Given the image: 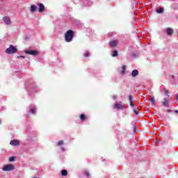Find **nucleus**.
Instances as JSON below:
<instances>
[{"instance_id": "39448f33", "label": "nucleus", "mask_w": 178, "mask_h": 178, "mask_svg": "<svg viewBox=\"0 0 178 178\" xmlns=\"http://www.w3.org/2000/svg\"><path fill=\"white\" fill-rule=\"evenodd\" d=\"M114 109H118V110H122L124 109V108H126V106H124V105H123V103H122V102H119L118 103H115L113 106Z\"/></svg>"}, {"instance_id": "dca6fc26", "label": "nucleus", "mask_w": 178, "mask_h": 178, "mask_svg": "<svg viewBox=\"0 0 178 178\" xmlns=\"http://www.w3.org/2000/svg\"><path fill=\"white\" fill-rule=\"evenodd\" d=\"M125 72H126V65H122V66L121 74H124Z\"/></svg>"}, {"instance_id": "7c9ffc66", "label": "nucleus", "mask_w": 178, "mask_h": 178, "mask_svg": "<svg viewBox=\"0 0 178 178\" xmlns=\"http://www.w3.org/2000/svg\"><path fill=\"white\" fill-rule=\"evenodd\" d=\"M175 113H178V111L177 110L175 111Z\"/></svg>"}, {"instance_id": "f257e3e1", "label": "nucleus", "mask_w": 178, "mask_h": 178, "mask_svg": "<svg viewBox=\"0 0 178 178\" xmlns=\"http://www.w3.org/2000/svg\"><path fill=\"white\" fill-rule=\"evenodd\" d=\"M73 37H74V34L73 33V31L69 30L65 34V40L66 42H72L73 40Z\"/></svg>"}, {"instance_id": "72a5a7b5", "label": "nucleus", "mask_w": 178, "mask_h": 178, "mask_svg": "<svg viewBox=\"0 0 178 178\" xmlns=\"http://www.w3.org/2000/svg\"><path fill=\"white\" fill-rule=\"evenodd\" d=\"M1 1H3V0H1Z\"/></svg>"}, {"instance_id": "a211bd4d", "label": "nucleus", "mask_w": 178, "mask_h": 178, "mask_svg": "<svg viewBox=\"0 0 178 178\" xmlns=\"http://www.w3.org/2000/svg\"><path fill=\"white\" fill-rule=\"evenodd\" d=\"M35 111H37V108H36L35 107H33V108H30V112H31V113H32V114L35 113Z\"/></svg>"}, {"instance_id": "b1692460", "label": "nucleus", "mask_w": 178, "mask_h": 178, "mask_svg": "<svg viewBox=\"0 0 178 178\" xmlns=\"http://www.w3.org/2000/svg\"><path fill=\"white\" fill-rule=\"evenodd\" d=\"M63 140H60L58 142L57 145H63Z\"/></svg>"}, {"instance_id": "4468645a", "label": "nucleus", "mask_w": 178, "mask_h": 178, "mask_svg": "<svg viewBox=\"0 0 178 178\" xmlns=\"http://www.w3.org/2000/svg\"><path fill=\"white\" fill-rule=\"evenodd\" d=\"M129 104L131 106H134V102H133V97L131 96H129Z\"/></svg>"}, {"instance_id": "aec40b11", "label": "nucleus", "mask_w": 178, "mask_h": 178, "mask_svg": "<svg viewBox=\"0 0 178 178\" xmlns=\"http://www.w3.org/2000/svg\"><path fill=\"white\" fill-rule=\"evenodd\" d=\"M81 120H86V115L84 114H81L80 116Z\"/></svg>"}, {"instance_id": "4be33fe9", "label": "nucleus", "mask_w": 178, "mask_h": 178, "mask_svg": "<svg viewBox=\"0 0 178 178\" xmlns=\"http://www.w3.org/2000/svg\"><path fill=\"white\" fill-rule=\"evenodd\" d=\"M84 56L86 58H88V56H90V53L88 51H86L84 54Z\"/></svg>"}, {"instance_id": "c85d7f7f", "label": "nucleus", "mask_w": 178, "mask_h": 178, "mask_svg": "<svg viewBox=\"0 0 178 178\" xmlns=\"http://www.w3.org/2000/svg\"><path fill=\"white\" fill-rule=\"evenodd\" d=\"M18 58H23V59H24V56H18Z\"/></svg>"}, {"instance_id": "f3484780", "label": "nucleus", "mask_w": 178, "mask_h": 178, "mask_svg": "<svg viewBox=\"0 0 178 178\" xmlns=\"http://www.w3.org/2000/svg\"><path fill=\"white\" fill-rule=\"evenodd\" d=\"M62 176H67V171L66 170H61Z\"/></svg>"}, {"instance_id": "9b49d317", "label": "nucleus", "mask_w": 178, "mask_h": 178, "mask_svg": "<svg viewBox=\"0 0 178 178\" xmlns=\"http://www.w3.org/2000/svg\"><path fill=\"white\" fill-rule=\"evenodd\" d=\"M116 45H118V40H112L110 42V47H116Z\"/></svg>"}, {"instance_id": "bb28decb", "label": "nucleus", "mask_w": 178, "mask_h": 178, "mask_svg": "<svg viewBox=\"0 0 178 178\" xmlns=\"http://www.w3.org/2000/svg\"><path fill=\"white\" fill-rule=\"evenodd\" d=\"M165 95H169V91H168L167 90H165Z\"/></svg>"}, {"instance_id": "7ed1b4c3", "label": "nucleus", "mask_w": 178, "mask_h": 178, "mask_svg": "<svg viewBox=\"0 0 178 178\" xmlns=\"http://www.w3.org/2000/svg\"><path fill=\"white\" fill-rule=\"evenodd\" d=\"M2 170L3 172H12V170H15V165L13 164H7L3 166Z\"/></svg>"}, {"instance_id": "473e14b6", "label": "nucleus", "mask_w": 178, "mask_h": 178, "mask_svg": "<svg viewBox=\"0 0 178 178\" xmlns=\"http://www.w3.org/2000/svg\"><path fill=\"white\" fill-rule=\"evenodd\" d=\"M177 99H178V95H177Z\"/></svg>"}, {"instance_id": "f03ea898", "label": "nucleus", "mask_w": 178, "mask_h": 178, "mask_svg": "<svg viewBox=\"0 0 178 178\" xmlns=\"http://www.w3.org/2000/svg\"><path fill=\"white\" fill-rule=\"evenodd\" d=\"M17 53V47L10 44L8 48L6 49V54L8 55H13V54Z\"/></svg>"}, {"instance_id": "5701e85b", "label": "nucleus", "mask_w": 178, "mask_h": 178, "mask_svg": "<svg viewBox=\"0 0 178 178\" xmlns=\"http://www.w3.org/2000/svg\"><path fill=\"white\" fill-rule=\"evenodd\" d=\"M112 56H113V57L118 56V51H114L112 54Z\"/></svg>"}, {"instance_id": "2f4dec72", "label": "nucleus", "mask_w": 178, "mask_h": 178, "mask_svg": "<svg viewBox=\"0 0 178 178\" xmlns=\"http://www.w3.org/2000/svg\"><path fill=\"white\" fill-rule=\"evenodd\" d=\"M1 123H2V121H1V119H0V124H1Z\"/></svg>"}, {"instance_id": "ddd939ff", "label": "nucleus", "mask_w": 178, "mask_h": 178, "mask_svg": "<svg viewBox=\"0 0 178 178\" xmlns=\"http://www.w3.org/2000/svg\"><path fill=\"white\" fill-rule=\"evenodd\" d=\"M162 104H163L164 106H169V102H168V99H163V102H162Z\"/></svg>"}, {"instance_id": "6ab92c4d", "label": "nucleus", "mask_w": 178, "mask_h": 178, "mask_svg": "<svg viewBox=\"0 0 178 178\" xmlns=\"http://www.w3.org/2000/svg\"><path fill=\"white\" fill-rule=\"evenodd\" d=\"M156 13H163V8H160L159 9L156 10Z\"/></svg>"}, {"instance_id": "0eeeda50", "label": "nucleus", "mask_w": 178, "mask_h": 178, "mask_svg": "<svg viewBox=\"0 0 178 178\" xmlns=\"http://www.w3.org/2000/svg\"><path fill=\"white\" fill-rule=\"evenodd\" d=\"M39 13H42L45 10V6L41 3H38Z\"/></svg>"}, {"instance_id": "412c9836", "label": "nucleus", "mask_w": 178, "mask_h": 178, "mask_svg": "<svg viewBox=\"0 0 178 178\" xmlns=\"http://www.w3.org/2000/svg\"><path fill=\"white\" fill-rule=\"evenodd\" d=\"M84 175L87 176V177H90V172L87 170L84 171Z\"/></svg>"}, {"instance_id": "f8f14e48", "label": "nucleus", "mask_w": 178, "mask_h": 178, "mask_svg": "<svg viewBox=\"0 0 178 178\" xmlns=\"http://www.w3.org/2000/svg\"><path fill=\"white\" fill-rule=\"evenodd\" d=\"M166 33H167L168 35H172V34H173V29H172L170 28H168L166 29Z\"/></svg>"}, {"instance_id": "a878e982", "label": "nucleus", "mask_w": 178, "mask_h": 178, "mask_svg": "<svg viewBox=\"0 0 178 178\" xmlns=\"http://www.w3.org/2000/svg\"><path fill=\"white\" fill-rule=\"evenodd\" d=\"M13 161H15V157H13V156L10 157L9 161L10 162H13Z\"/></svg>"}, {"instance_id": "c756f323", "label": "nucleus", "mask_w": 178, "mask_h": 178, "mask_svg": "<svg viewBox=\"0 0 178 178\" xmlns=\"http://www.w3.org/2000/svg\"><path fill=\"white\" fill-rule=\"evenodd\" d=\"M61 149H62L63 151H65V148H63V147H61Z\"/></svg>"}, {"instance_id": "2eb2a0df", "label": "nucleus", "mask_w": 178, "mask_h": 178, "mask_svg": "<svg viewBox=\"0 0 178 178\" xmlns=\"http://www.w3.org/2000/svg\"><path fill=\"white\" fill-rule=\"evenodd\" d=\"M150 102H151L152 105H155V104H156V102L155 101V97H152L150 98Z\"/></svg>"}, {"instance_id": "393cba45", "label": "nucleus", "mask_w": 178, "mask_h": 178, "mask_svg": "<svg viewBox=\"0 0 178 178\" xmlns=\"http://www.w3.org/2000/svg\"><path fill=\"white\" fill-rule=\"evenodd\" d=\"M134 112L135 115H138V108L134 109Z\"/></svg>"}, {"instance_id": "20e7f679", "label": "nucleus", "mask_w": 178, "mask_h": 178, "mask_svg": "<svg viewBox=\"0 0 178 178\" xmlns=\"http://www.w3.org/2000/svg\"><path fill=\"white\" fill-rule=\"evenodd\" d=\"M2 21L3 22L6 26H10L12 24V19H10V17L9 16H4L2 17Z\"/></svg>"}, {"instance_id": "9d476101", "label": "nucleus", "mask_w": 178, "mask_h": 178, "mask_svg": "<svg viewBox=\"0 0 178 178\" xmlns=\"http://www.w3.org/2000/svg\"><path fill=\"white\" fill-rule=\"evenodd\" d=\"M30 10H31L33 13H35V11L37 10V6H35V5H31V8H30Z\"/></svg>"}, {"instance_id": "cd10ccee", "label": "nucleus", "mask_w": 178, "mask_h": 178, "mask_svg": "<svg viewBox=\"0 0 178 178\" xmlns=\"http://www.w3.org/2000/svg\"><path fill=\"white\" fill-rule=\"evenodd\" d=\"M113 99H118V96H113Z\"/></svg>"}, {"instance_id": "6e6552de", "label": "nucleus", "mask_w": 178, "mask_h": 178, "mask_svg": "<svg viewBox=\"0 0 178 178\" xmlns=\"http://www.w3.org/2000/svg\"><path fill=\"white\" fill-rule=\"evenodd\" d=\"M10 145L15 146V147H17V146L20 145V141H19V140H17V139H15L10 142Z\"/></svg>"}, {"instance_id": "1a4fd4ad", "label": "nucleus", "mask_w": 178, "mask_h": 178, "mask_svg": "<svg viewBox=\"0 0 178 178\" xmlns=\"http://www.w3.org/2000/svg\"><path fill=\"white\" fill-rule=\"evenodd\" d=\"M138 74V70H134L131 73V76L132 77H137V75Z\"/></svg>"}, {"instance_id": "423d86ee", "label": "nucleus", "mask_w": 178, "mask_h": 178, "mask_svg": "<svg viewBox=\"0 0 178 178\" xmlns=\"http://www.w3.org/2000/svg\"><path fill=\"white\" fill-rule=\"evenodd\" d=\"M25 54H27L28 55H32L33 56H37L40 55V51L35 50H26Z\"/></svg>"}]
</instances>
